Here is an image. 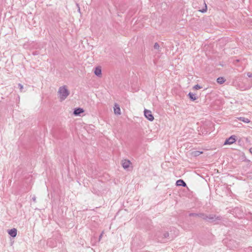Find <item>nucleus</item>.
Wrapping results in <instances>:
<instances>
[{
	"mask_svg": "<svg viewBox=\"0 0 252 252\" xmlns=\"http://www.w3.org/2000/svg\"><path fill=\"white\" fill-rule=\"evenodd\" d=\"M58 94L60 100L63 101L67 98L70 92L66 86H63L59 88Z\"/></svg>",
	"mask_w": 252,
	"mask_h": 252,
	"instance_id": "f257e3e1",
	"label": "nucleus"
},
{
	"mask_svg": "<svg viewBox=\"0 0 252 252\" xmlns=\"http://www.w3.org/2000/svg\"><path fill=\"white\" fill-rule=\"evenodd\" d=\"M236 141V136L233 135L225 140L224 145H231L234 143Z\"/></svg>",
	"mask_w": 252,
	"mask_h": 252,
	"instance_id": "f03ea898",
	"label": "nucleus"
},
{
	"mask_svg": "<svg viewBox=\"0 0 252 252\" xmlns=\"http://www.w3.org/2000/svg\"><path fill=\"white\" fill-rule=\"evenodd\" d=\"M144 116L148 120L150 121H153L154 119V117L152 114V112L150 110L145 109Z\"/></svg>",
	"mask_w": 252,
	"mask_h": 252,
	"instance_id": "7ed1b4c3",
	"label": "nucleus"
},
{
	"mask_svg": "<svg viewBox=\"0 0 252 252\" xmlns=\"http://www.w3.org/2000/svg\"><path fill=\"white\" fill-rule=\"evenodd\" d=\"M122 164L124 169H128L131 163L129 160L124 159L122 161Z\"/></svg>",
	"mask_w": 252,
	"mask_h": 252,
	"instance_id": "20e7f679",
	"label": "nucleus"
},
{
	"mask_svg": "<svg viewBox=\"0 0 252 252\" xmlns=\"http://www.w3.org/2000/svg\"><path fill=\"white\" fill-rule=\"evenodd\" d=\"M83 112H84V110L83 109L78 108H76L74 110L73 114L76 116H78V115H80Z\"/></svg>",
	"mask_w": 252,
	"mask_h": 252,
	"instance_id": "39448f33",
	"label": "nucleus"
},
{
	"mask_svg": "<svg viewBox=\"0 0 252 252\" xmlns=\"http://www.w3.org/2000/svg\"><path fill=\"white\" fill-rule=\"evenodd\" d=\"M8 234L12 237H15L17 235V230L15 228L10 229L8 231Z\"/></svg>",
	"mask_w": 252,
	"mask_h": 252,
	"instance_id": "423d86ee",
	"label": "nucleus"
},
{
	"mask_svg": "<svg viewBox=\"0 0 252 252\" xmlns=\"http://www.w3.org/2000/svg\"><path fill=\"white\" fill-rule=\"evenodd\" d=\"M94 73L97 76H100L101 75V70L100 68L99 67H95Z\"/></svg>",
	"mask_w": 252,
	"mask_h": 252,
	"instance_id": "0eeeda50",
	"label": "nucleus"
},
{
	"mask_svg": "<svg viewBox=\"0 0 252 252\" xmlns=\"http://www.w3.org/2000/svg\"><path fill=\"white\" fill-rule=\"evenodd\" d=\"M114 113L116 114H121V109L119 106L118 105H115L114 107Z\"/></svg>",
	"mask_w": 252,
	"mask_h": 252,
	"instance_id": "6e6552de",
	"label": "nucleus"
},
{
	"mask_svg": "<svg viewBox=\"0 0 252 252\" xmlns=\"http://www.w3.org/2000/svg\"><path fill=\"white\" fill-rule=\"evenodd\" d=\"M176 185L178 186H183L184 187L186 186V183L182 180H179L176 182Z\"/></svg>",
	"mask_w": 252,
	"mask_h": 252,
	"instance_id": "1a4fd4ad",
	"label": "nucleus"
},
{
	"mask_svg": "<svg viewBox=\"0 0 252 252\" xmlns=\"http://www.w3.org/2000/svg\"><path fill=\"white\" fill-rule=\"evenodd\" d=\"M237 119L241 121H242L244 123H249L250 122V121L249 119L248 118H245V117H239V118H237Z\"/></svg>",
	"mask_w": 252,
	"mask_h": 252,
	"instance_id": "9d476101",
	"label": "nucleus"
},
{
	"mask_svg": "<svg viewBox=\"0 0 252 252\" xmlns=\"http://www.w3.org/2000/svg\"><path fill=\"white\" fill-rule=\"evenodd\" d=\"M189 96L190 99L192 100H195L196 99V97L195 94L191 93H189Z\"/></svg>",
	"mask_w": 252,
	"mask_h": 252,
	"instance_id": "9b49d317",
	"label": "nucleus"
},
{
	"mask_svg": "<svg viewBox=\"0 0 252 252\" xmlns=\"http://www.w3.org/2000/svg\"><path fill=\"white\" fill-rule=\"evenodd\" d=\"M224 81H225V80L224 79V78L223 77H219L217 79V82L220 84H221L223 83H224Z\"/></svg>",
	"mask_w": 252,
	"mask_h": 252,
	"instance_id": "f8f14e48",
	"label": "nucleus"
},
{
	"mask_svg": "<svg viewBox=\"0 0 252 252\" xmlns=\"http://www.w3.org/2000/svg\"><path fill=\"white\" fill-rule=\"evenodd\" d=\"M202 153V152L196 151H195L193 152V155L194 156H198Z\"/></svg>",
	"mask_w": 252,
	"mask_h": 252,
	"instance_id": "ddd939ff",
	"label": "nucleus"
},
{
	"mask_svg": "<svg viewBox=\"0 0 252 252\" xmlns=\"http://www.w3.org/2000/svg\"><path fill=\"white\" fill-rule=\"evenodd\" d=\"M154 47L155 49L158 50H159V45L158 43H156L155 44Z\"/></svg>",
	"mask_w": 252,
	"mask_h": 252,
	"instance_id": "4468645a",
	"label": "nucleus"
},
{
	"mask_svg": "<svg viewBox=\"0 0 252 252\" xmlns=\"http://www.w3.org/2000/svg\"><path fill=\"white\" fill-rule=\"evenodd\" d=\"M195 90H198L201 88V87L199 85H196L193 87Z\"/></svg>",
	"mask_w": 252,
	"mask_h": 252,
	"instance_id": "2eb2a0df",
	"label": "nucleus"
},
{
	"mask_svg": "<svg viewBox=\"0 0 252 252\" xmlns=\"http://www.w3.org/2000/svg\"><path fill=\"white\" fill-rule=\"evenodd\" d=\"M18 87L20 88V91L22 92L23 89V86L21 84H18Z\"/></svg>",
	"mask_w": 252,
	"mask_h": 252,
	"instance_id": "dca6fc26",
	"label": "nucleus"
},
{
	"mask_svg": "<svg viewBox=\"0 0 252 252\" xmlns=\"http://www.w3.org/2000/svg\"><path fill=\"white\" fill-rule=\"evenodd\" d=\"M247 75L249 77H252V73L249 72L247 74Z\"/></svg>",
	"mask_w": 252,
	"mask_h": 252,
	"instance_id": "f3484780",
	"label": "nucleus"
},
{
	"mask_svg": "<svg viewBox=\"0 0 252 252\" xmlns=\"http://www.w3.org/2000/svg\"><path fill=\"white\" fill-rule=\"evenodd\" d=\"M205 6H206V7H207V6H206V5ZM201 11L202 12H206V9H203L202 10H201Z\"/></svg>",
	"mask_w": 252,
	"mask_h": 252,
	"instance_id": "a211bd4d",
	"label": "nucleus"
},
{
	"mask_svg": "<svg viewBox=\"0 0 252 252\" xmlns=\"http://www.w3.org/2000/svg\"><path fill=\"white\" fill-rule=\"evenodd\" d=\"M250 152L252 154V148H251L249 150Z\"/></svg>",
	"mask_w": 252,
	"mask_h": 252,
	"instance_id": "6ab92c4d",
	"label": "nucleus"
}]
</instances>
